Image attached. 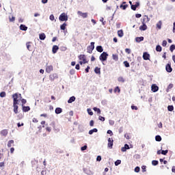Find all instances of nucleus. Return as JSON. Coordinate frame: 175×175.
I'll list each match as a JSON object with an SVG mask.
<instances>
[{
  "mask_svg": "<svg viewBox=\"0 0 175 175\" xmlns=\"http://www.w3.org/2000/svg\"><path fill=\"white\" fill-rule=\"evenodd\" d=\"M118 36H119V38H122V36H124V31H122V29L118 30Z\"/></svg>",
  "mask_w": 175,
  "mask_h": 175,
  "instance_id": "nucleus-23",
  "label": "nucleus"
},
{
  "mask_svg": "<svg viewBox=\"0 0 175 175\" xmlns=\"http://www.w3.org/2000/svg\"><path fill=\"white\" fill-rule=\"evenodd\" d=\"M94 72H95V73H96V75H100V68L96 67L94 68Z\"/></svg>",
  "mask_w": 175,
  "mask_h": 175,
  "instance_id": "nucleus-27",
  "label": "nucleus"
},
{
  "mask_svg": "<svg viewBox=\"0 0 175 175\" xmlns=\"http://www.w3.org/2000/svg\"><path fill=\"white\" fill-rule=\"evenodd\" d=\"M46 130L47 131V132H51V127H46Z\"/></svg>",
  "mask_w": 175,
  "mask_h": 175,
  "instance_id": "nucleus-63",
  "label": "nucleus"
},
{
  "mask_svg": "<svg viewBox=\"0 0 175 175\" xmlns=\"http://www.w3.org/2000/svg\"><path fill=\"white\" fill-rule=\"evenodd\" d=\"M87 111L89 116H94V112H92V110H91V109L88 108L87 109Z\"/></svg>",
  "mask_w": 175,
  "mask_h": 175,
  "instance_id": "nucleus-38",
  "label": "nucleus"
},
{
  "mask_svg": "<svg viewBox=\"0 0 175 175\" xmlns=\"http://www.w3.org/2000/svg\"><path fill=\"white\" fill-rule=\"evenodd\" d=\"M124 65L126 68H129L130 66L129 63L127 61L124 62Z\"/></svg>",
  "mask_w": 175,
  "mask_h": 175,
  "instance_id": "nucleus-42",
  "label": "nucleus"
},
{
  "mask_svg": "<svg viewBox=\"0 0 175 175\" xmlns=\"http://www.w3.org/2000/svg\"><path fill=\"white\" fill-rule=\"evenodd\" d=\"M170 50L172 53H173V51H174L175 50V45L174 44L171 45L170 47Z\"/></svg>",
  "mask_w": 175,
  "mask_h": 175,
  "instance_id": "nucleus-39",
  "label": "nucleus"
},
{
  "mask_svg": "<svg viewBox=\"0 0 175 175\" xmlns=\"http://www.w3.org/2000/svg\"><path fill=\"white\" fill-rule=\"evenodd\" d=\"M32 122L34 123H38V122H39V120H38V119H36V118H33L32 120Z\"/></svg>",
  "mask_w": 175,
  "mask_h": 175,
  "instance_id": "nucleus-53",
  "label": "nucleus"
},
{
  "mask_svg": "<svg viewBox=\"0 0 175 175\" xmlns=\"http://www.w3.org/2000/svg\"><path fill=\"white\" fill-rule=\"evenodd\" d=\"M156 51L161 53L162 51V46H161V45H157L156 46Z\"/></svg>",
  "mask_w": 175,
  "mask_h": 175,
  "instance_id": "nucleus-31",
  "label": "nucleus"
},
{
  "mask_svg": "<svg viewBox=\"0 0 175 175\" xmlns=\"http://www.w3.org/2000/svg\"><path fill=\"white\" fill-rule=\"evenodd\" d=\"M59 21H68V15L66 13L64 12L59 16Z\"/></svg>",
  "mask_w": 175,
  "mask_h": 175,
  "instance_id": "nucleus-5",
  "label": "nucleus"
},
{
  "mask_svg": "<svg viewBox=\"0 0 175 175\" xmlns=\"http://www.w3.org/2000/svg\"><path fill=\"white\" fill-rule=\"evenodd\" d=\"M75 100H76V97H75V96H72L68 99V103H72V102H75Z\"/></svg>",
  "mask_w": 175,
  "mask_h": 175,
  "instance_id": "nucleus-21",
  "label": "nucleus"
},
{
  "mask_svg": "<svg viewBox=\"0 0 175 175\" xmlns=\"http://www.w3.org/2000/svg\"><path fill=\"white\" fill-rule=\"evenodd\" d=\"M118 81H119L120 83H125V79L122 77H119L118 78Z\"/></svg>",
  "mask_w": 175,
  "mask_h": 175,
  "instance_id": "nucleus-30",
  "label": "nucleus"
},
{
  "mask_svg": "<svg viewBox=\"0 0 175 175\" xmlns=\"http://www.w3.org/2000/svg\"><path fill=\"white\" fill-rule=\"evenodd\" d=\"M155 140L156 142H161L162 137H161V135H156Z\"/></svg>",
  "mask_w": 175,
  "mask_h": 175,
  "instance_id": "nucleus-34",
  "label": "nucleus"
},
{
  "mask_svg": "<svg viewBox=\"0 0 175 175\" xmlns=\"http://www.w3.org/2000/svg\"><path fill=\"white\" fill-rule=\"evenodd\" d=\"M167 110L168 111H173V110H174V107H173V105H168Z\"/></svg>",
  "mask_w": 175,
  "mask_h": 175,
  "instance_id": "nucleus-36",
  "label": "nucleus"
},
{
  "mask_svg": "<svg viewBox=\"0 0 175 175\" xmlns=\"http://www.w3.org/2000/svg\"><path fill=\"white\" fill-rule=\"evenodd\" d=\"M143 40H144V37H137L135 38V41L137 42V43H140V42H143Z\"/></svg>",
  "mask_w": 175,
  "mask_h": 175,
  "instance_id": "nucleus-20",
  "label": "nucleus"
},
{
  "mask_svg": "<svg viewBox=\"0 0 175 175\" xmlns=\"http://www.w3.org/2000/svg\"><path fill=\"white\" fill-rule=\"evenodd\" d=\"M113 143H114V140L113 139V138H109L107 144L108 148H113Z\"/></svg>",
  "mask_w": 175,
  "mask_h": 175,
  "instance_id": "nucleus-10",
  "label": "nucleus"
},
{
  "mask_svg": "<svg viewBox=\"0 0 175 175\" xmlns=\"http://www.w3.org/2000/svg\"><path fill=\"white\" fill-rule=\"evenodd\" d=\"M125 53H126L127 54H131V49L126 48V49H125Z\"/></svg>",
  "mask_w": 175,
  "mask_h": 175,
  "instance_id": "nucleus-52",
  "label": "nucleus"
},
{
  "mask_svg": "<svg viewBox=\"0 0 175 175\" xmlns=\"http://www.w3.org/2000/svg\"><path fill=\"white\" fill-rule=\"evenodd\" d=\"M96 50L98 53H103V47H102V46H96Z\"/></svg>",
  "mask_w": 175,
  "mask_h": 175,
  "instance_id": "nucleus-22",
  "label": "nucleus"
},
{
  "mask_svg": "<svg viewBox=\"0 0 175 175\" xmlns=\"http://www.w3.org/2000/svg\"><path fill=\"white\" fill-rule=\"evenodd\" d=\"M59 49V47H58V46L57 45H54L52 48V52L53 54H55L57 53V51H58V50Z\"/></svg>",
  "mask_w": 175,
  "mask_h": 175,
  "instance_id": "nucleus-15",
  "label": "nucleus"
},
{
  "mask_svg": "<svg viewBox=\"0 0 175 175\" xmlns=\"http://www.w3.org/2000/svg\"><path fill=\"white\" fill-rule=\"evenodd\" d=\"M18 96L20 98H21V94H18L17 93H15L12 94L13 98V107H14V112L15 114L18 113Z\"/></svg>",
  "mask_w": 175,
  "mask_h": 175,
  "instance_id": "nucleus-1",
  "label": "nucleus"
},
{
  "mask_svg": "<svg viewBox=\"0 0 175 175\" xmlns=\"http://www.w3.org/2000/svg\"><path fill=\"white\" fill-rule=\"evenodd\" d=\"M94 49H95V42H91L90 45L87 47V53H89V54H92Z\"/></svg>",
  "mask_w": 175,
  "mask_h": 175,
  "instance_id": "nucleus-4",
  "label": "nucleus"
},
{
  "mask_svg": "<svg viewBox=\"0 0 175 175\" xmlns=\"http://www.w3.org/2000/svg\"><path fill=\"white\" fill-rule=\"evenodd\" d=\"M136 8H137L136 5H131V9H132V10H136Z\"/></svg>",
  "mask_w": 175,
  "mask_h": 175,
  "instance_id": "nucleus-61",
  "label": "nucleus"
},
{
  "mask_svg": "<svg viewBox=\"0 0 175 175\" xmlns=\"http://www.w3.org/2000/svg\"><path fill=\"white\" fill-rule=\"evenodd\" d=\"M146 167H146V165H143V166L142 167L143 173H144V172H146Z\"/></svg>",
  "mask_w": 175,
  "mask_h": 175,
  "instance_id": "nucleus-58",
  "label": "nucleus"
},
{
  "mask_svg": "<svg viewBox=\"0 0 175 175\" xmlns=\"http://www.w3.org/2000/svg\"><path fill=\"white\" fill-rule=\"evenodd\" d=\"M127 150H129V145H128V144H125L124 147H122L121 148V151L122 152H125V151H126Z\"/></svg>",
  "mask_w": 175,
  "mask_h": 175,
  "instance_id": "nucleus-17",
  "label": "nucleus"
},
{
  "mask_svg": "<svg viewBox=\"0 0 175 175\" xmlns=\"http://www.w3.org/2000/svg\"><path fill=\"white\" fill-rule=\"evenodd\" d=\"M150 21V18L148 16H145V17L142 20V25L139 27L140 31H146L147 29V25H146V23H148Z\"/></svg>",
  "mask_w": 175,
  "mask_h": 175,
  "instance_id": "nucleus-2",
  "label": "nucleus"
},
{
  "mask_svg": "<svg viewBox=\"0 0 175 175\" xmlns=\"http://www.w3.org/2000/svg\"><path fill=\"white\" fill-rule=\"evenodd\" d=\"M77 14L81 16V17H82L83 18H87L88 17V13L87 12L83 13L81 12V11H78Z\"/></svg>",
  "mask_w": 175,
  "mask_h": 175,
  "instance_id": "nucleus-8",
  "label": "nucleus"
},
{
  "mask_svg": "<svg viewBox=\"0 0 175 175\" xmlns=\"http://www.w3.org/2000/svg\"><path fill=\"white\" fill-rule=\"evenodd\" d=\"M143 58L145 61L150 59V54H148L147 52L144 53Z\"/></svg>",
  "mask_w": 175,
  "mask_h": 175,
  "instance_id": "nucleus-14",
  "label": "nucleus"
},
{
  "mask_svg": "<svg viewBox=\"0 0 175 175\" xmlns=\"http://www.w3.org/2000/svg\"><path fill=\"white\" fill-rule=\"evenodd\" d=\"M168 152H169L168 150H162L161 151L162 155H166Z\"/></svg>",
  "mask_w": 175,
  "mask_h": 175,
  "instance_id": "nucleus-43",
  "label": "nucleus"
},
{
  "mask_svg": "<svg viewBox=\"0 0 175 175\" xmlns=\"http://www.w3.org/2000/svg\"><path fill=\"white\" fill-rule=\"evenodd\" d=\"M114 92H121V90H120V88L118 86H117L115 89H114Z\"/></svg>",
  "mask_w": 175,
  "mask_h": 175,
  "instance_id": "nucleus-44",
  "label": "nucleus"
},
{
  "mask_svg": "<svg viewBox=\"0 0 175 175\" xmlns=\"http://www.w3.org/2000/svg\"><path fill=\"white\" fill-rule=\"evenodd\" d=\"M94 132L95 133L98 132V129H93L90 130L89 131V135H92V133H94Z\"/></svg>",
  "mask_w": 175,
  "mask_h": 175,
  "instance_id": "nucleus-35",
  "label": "nucleus"
},
{
  "mask_svg": "<svg viewBox=\"0 0 175 175\" xmlns=\"http://www.w3.org/2000/svg\"><path fill=\"white\" fill-rule=\"evenodd\" d=\"M53 70H54V67H53V66H51V65L46 66V73H51V72H53Z\"/></svg>",
  "mask_w": 175,
  "mask_h": 175,
  "instance_id": "nucleus-11",
  "label": "nucleus"
},
{
  "mask_svg": "<svg viewBox=\"0 0 175 175\" xmlns=\"http://www.w3.org/2000/svg\"><path fill=\"white\" fill-rule=\"evenodd\" d=\"M0 133L1 136H4V137H6V136H8V129H3L0 132Z\"/></svg>",
  "mask_w": 175,
  "mask_h": 175,
  "instance_id": "nucleus-12",
  "label": "nucleus"
},
{
  "mask_svg": "<svg viewBox=\"0 0 175 175\" xmlns=\"http://www.w3.org/2000/svg\"><path fill=\"white\" fill-rule=\"evenodd\" d=\"M22 110L23 111H24L25 113H27V111H29V110H31V108L27 106V107H25V106H22Z\"/></svg>",
  "mask_w": 175,
  "mask_h": 175,
  "instance_id": "nucleus-18",
  "label": "nucleus"
},
{
  "mask_svg": "<svg viewBox=\"0 0 175 175\" xmlns=\"http://www.w3.org/2000/svg\"><path fill=\"white\" fill-rule=\"evenodd\" d=\"M39 38L40 40H44L46 39V34H44V33H42L40 34Z\"/></svg>",
  "mask_w": 175,
  "mask_h": 175,
  "instance_id": "nucleus-26",
  "label": "nucleus"
},
{
  "mask_svg": "<svg viewBox=\"0 0 175 175\" xmlns=\"http://www.w3.org/2000/svg\"><path fill=\"white\" fill-rule=\"evenodd\" d=\"M90 126H94V120H91L90 122Z\"/></svg>",
  "mask_w": 175,
  "mask_h": 175,
  "instance_id": "nucleus-64",
  "label": "nucleus"
},
{
  "mask_svg": "<svg viewBox=\"0 0 175 175\" xmlns=\"http://www.w3.org/2000/svg\"><path fill=\"white\" fill-rule=\"evenodd\" d=\"M135 17H136L137 18H140V17H142V14H135Z\"/></svg>",
  "mask_w": 175,
  "mask_h": 175,
  "instance_id": "nucleus-62",
  "label": "nucleus"
},
{
  "mask_svg": "<svg viewBox=\"0 0 175 175\" xmlns=\"http://www.w3.org/2000/svg\"><path fill=\"white\" fill-rule=\"evenodd\" d=\"M107 57H109V54H107V53L106 52H103V53L100 54L99 57V59L102 62H105V61L107 59Z\"/></svg>",
  "mask_w": 175,
  "mask_h": 175,
  "instance_id": "nucleus-3",
  "label": "nucleus"
},
{
  "mask_svg": "<svg viewBox=\"0 0 175 175\" xmlns=\"http://www.w3.org/2000/svg\"><path fill=\"white\" fill-rule=\"evenodd\" d=\"M49 18H50V20H51V21H54V18H55L54 15H53V14H51V15L49 16Z\"/></svg>",
  "mask_w": 175,
  "mask_h": 175,
  "instance_id": "nucleus-54",
  "label": "nucleus"
},
{
  "mask_svg": "<svg viewBox=\"0 0 175 175\" xmlns=\"http://www.w3.org/2000/svg\"><path fill=\"white\" fill-rule=\"evenodd\" d=\"M112 58H113V61H118V55L113 54Z\"/></svg>",
  "mask_w": 175,
  "mask_h": 175,
  "instance_id": "nucleus-32",
  "label": "nucleus"
},
{
  "mask_svg": "<svg viewBox=\"0 0 175 175\" xmlns=\"http://www.w3.org/2000/svg\"><path fill=\"white\" fill-rule=\"evenodd\" d=\"M55 79H58V75L56 73L51 74L49 75V80L51 81H54Z\"/></svg>",
  "mask_w": 175,
  "mask_h": 175,
  "instance_id": "nucleus-9",
  "label": "nucleus"
},
{
  "mask_svg": "<svg viewBox=\"0 0 175 175\" xmlns=\"http://www.w3.org/2000/svg\"><path fill=\"white\" fill-rule=\"evenodd\" d=\"M121 164V160H117L116 162H115V165L116 166H118V165H120Z\"/></svg>",
  "mask_w": 175,
  "mask_h": 175,
  "instance_id": "nucleus-47",
  "label": "nucleus"
},
{
  "mask_svg": "<svg viewBox=\"0 0 175 175\" xmlns=\"http://www.w3.org/2000/svg\"><path fill=\"white\" fill-rule=\"evenodd\" d=\"M96 161H98V162H100V161H102V157L98 156L96 158Z\"/></svg>",
  "mask_w": 175,
  "mask_h": 175,
  "instance_id": "nucleus-56",
  "label": "nucleus"
},
{
  "mask_svg": "<svg viewBox=\"0 0 175 175\" xmlns=\"http://www.w3.org/2000/svg\"><path fill=\"white\" fill-rule=\"evenodd\" d=\"M20 29L21 31H27L28 29V27L25 26V25H21Z\"/></svg>",
  "mask_w": 175,
  "mask_h": 175,
  "instance_id": "nucleus-25",
  "label": "nucleus"
},
{
  "mask_svg": "<svg viewBox=\"0 0 175 175\" xmlns=\"http://www.w3.org/2000/svg\"><path fill=\"white\" fill-rule=\"evenodd\" d=\"M167 45V41L163 40L162 43L163 47H166Z\"/></svg>",
  "mask_w": 175,
  "mask_h": 175,
  "instance_id": "nucleus-45",
  "label": "nucleus"
},
{
  "mask_svg": "<svg viewBox=\"0 0 175 175\" xmlns=\"http://www.w3.org/2000/svg\"><path fill=\"white\" fill-rule=\"evenodd\" d=\"M21 103H22V107L24 106V105H25V103H27V100L25 98H23L21 100Z\"/></svg>",
  "mask_w": 175,
  "mask_h": 175,
  "instance_id": "nucleus-46",
  "label": "nucleus"
},
{
  "mask_svg": "<svg viewBox=\"0 0 175 175\" xmlns=\"http://www.w3.org/2000/svg\"><path fill=\"white\" fill-rule=\"evenodd\" d=\"M68 25L66 24V23H63L62 25H60V29H62V31H65L66 29V26Z\"/></svg>",
  "mask_w": 175,
  "mask_h": 175,
  "instance_id": "nucleus-24",
  "label": "nucleus"
},
{
  "mask_svg": "<svg viewBox=\"0 0 175 175\" xmlns=\"http://www.w3.org/2000/svg\"><path fill=\"white\" fill-rule=\"evenodd\" d=\"M165 70L168 72V73H172L173 68H172V64L170 63H168L166 66H165Z\"/></svg>",
  "mask_w": 175,
  "mask_h": 175,
  "instance_id": "nucleus-7",
  "label": "nucleus"
},
{
  "mask_svg": "<svg viewBox=\"0 0 175 175\" xmlns=\"http://www.w3.org/2000/svg\"><path fill=\"white\" fill-rule=\"evenodd\" d=\"M120 9H122V10H126V8H128V4H126V2L124 1L122 5L120 6Z\"/></svg>",
  "mask_w": 175,
  "mask_h": 175,
  "instance_id": "nucleus-13",
  "label": "nucleus"
},
{
  "mask_svg": "<svg viewBox=\"0 0 175 175\" xmlns=\"http://www.w3.org/2000/svg\"><path fill=\"white\" fill-rule=\"evenodd\" d=\"M131 109H132V110H137V107L135 106V105H132Z\"/></svg>",
  "mask_w": 175,
  "mask_h": 175,
  "instance_id": "nucleus-60",
  "label": "nucleus"
},
{
  "mask_svg": "<svg viewBox=\"0 0 175 175\" xmlns=\"http://www.w3.org/2000/svg\"><path fill=\"white\" fill-rule=\"evenodd\" d=\"M159 90V88L157 85H152V92H157Z\"/></svg>",
  "mask_w": 175,
  "mask_h": 175,
  "instance_id": "nucleus-16",
  "label": "nucleus"
},
{
  "mask_svg": "<svg viewBox=\"0 0 175 175\" xmlns=\"http://www.w3.org/2000/svg\"><path fill=\"white\" fill-rule=\"evenodd\" d=\"M55 114H61L62 113V109L61 107H57L55 110Z\"/></svg>",
  "mask_w": 175,
  "mask_h": 175,
  "instance_id": "nucleus-19",
  "label": "nucleus"
},
{
  "mask_svg": "<svg viewBox=\"0 0 175 175\" xmlns=\"http://www.w3.org/2000/svg\"><path fill=\"white\" fill-rule=\"evenodd\" d=\"M5 96H6V92H1L0 93V97H1V98H5Z\"/></svg>",
  "mask_w": 175,
  "mask_h": 175,
  "instance_id": "nucleus-40",
  "label": "nucleus"
},
{
  "mask_svg": "<svg viewBox=\"0 0 175 175\" xmlns=\"http://www.w3.org/2000/svg\"><path fill=\"white\" fill-rule=\"evenodd\" d=\"M107 133H108V135H111V136H113V131H111V130H108Z\"/></svg>",
  "mask_w": 175,
  "mask_h": 175,
  "instance_id": "nucleus-55",
  "label": "nucleus"
},
{
  "mask_svg": "<svg viewBox=\"0 0 175 175\" xmlns=\"http://www.w3.org/2000/svg\"><path fill=\"white\" fill-rule=\"evenodd\" d=\"M174 87L173 83H170L167 86V90H172V88Z\"/></svg>",
  "mask_w": 175,
  "mask_h": 175,
  "instance_id": "nucleus-48",
  "label": "nucleus"
},
{
  "mask_svg": "<svg viewBox=\"0 0 175 175\" xmlns=\"http://www.w3.org/2000/svg\"><path fill=\"white\" fill-rule=\"evenodd\" d=\"M78 58L80 61H82L83 64H88V60H87L85 55H80L78 56Z\"/></svg>",
  "mask_w": 175,
  "mask_h": 175,
  "instance_id": "nucleus-6",
  "label": "nucleus"
},
{
  "mask_svg": "<svg viewBox=\"0 0 175 175\" xmlns=\"http://www.w3.org/2000/svg\"><path fill=\"white\" fill-rule=\"evenodd\" d=\"M93 110H94V111H96V112H97V114H100V113H101L100 109H99V108H98V107H94L93 108Z\"/></svg>",
  "mask_w": 175,
  "mask_h": 175,
  "instance_id": "nucleus-28",
  "label": "nucleus"
},
{
  "mask_svg": "<svg viewBox=\"0 0 175 175\" xmlns=\"http://www.w3.org/2000/svg\"><path fill=\"white\" fill-rule=\"evenodd\" d=\"M98 120H100V121H105V117H103V116H99L98 117Z\"/></svg>",
  "mask_w": 175,
  "mask_h": 175,
  "instance_id": "nucleus-57",
  "label": "nucleus"
},
{
  "mask_svg": "<svg viewBox=\"0 0 175 175\" xmlns=\"http://www.w3.org/2000/svg\"><path fill=\"white\" fill-rule=\"evenodd\" d=\"M12 144H14V141L13 139H11L8 143V147L10 148L12 147Z\"/></svg>",
  "mask_w": 175,
  "mask_h": 175,
  "instance_id": "nucleus-29",
  "label": "nucleus"
},
{
  "mask_svg": "<svg viewBox=\"0 0 175 175\" xmlns=\"http://www.w3.org/2000/svg\"><path fill=\"white\" fill-rule=\"evenodd\" d=\"M10 23H14L16 21V17L14 16H9Z\"/></svg>",
  "mask_w": 175,
  "mask_h": 175,
  "instance_id": "nucleus-33",
  "label": "nucleus"
},
{
  "mask_svg": "<svg viewBox=\"0 0 175 175\" xmlns=\"http://www.w3.org/2000/svg\"><path fill=\"white\" fill-rule=\"evenodd\" d=\"M162 27V22L160 21H159L157 23V27L159 29H161Z\"/></svg>",
  "mask_w": 175,
  "mask_h": 175,
  "instance_id": "nucleus-37",
  "label": "nucleus"
},
{
  "mask_svg": "<svg viewBox=\"0 0 175 175\" xmlns=\"http://www.w3.org/2000/svg\"><path fill=\"white\" fill-rule=\"evenodd\" d=\"M135 172L136 173H139V172H140V167H136L135 168Z\"/></svg>",
  "mask_w": 175,
  "mask_h": 175,
  "instance_id": "nucleus-51",
  "label": "nucleus"
},
{
  "mask_svg": "<svg viewBox=\"0 0 175 175\" xmlns=\"http://www.w3.org/2000/svg\"><path fill=\"white\" fill-rule=\"evenodd\" d=\"M26 46L27 50H29V47H31V42H27Z\"/></svg>",
  "mask_w": 175,
  "mask_h": 175,
  "instance_id": "nucleus-49",
  "label": "nucleus"
},
{
  "mask_svg": "<svg viewBox=\"0 0 175 175\" xmlns=\"http://www.w3.org/2000/svg\"><path fill=\"white\" fill-rule=\"evenodd\" d=\"M87 145H85L84 146H82L81 148V151H85V150H87Z\"/></svg>",
  "mask_w": 175,
  "mask_h": 175,
  "instance_id": "nucleus-50",
  "label": "nucleus"
},
{
  "mask_svg": "<svg viewBox=\"0 0 175 175\" xmlns=\"http://www.w3.org/2000/svg\"><path fill=\"white\" fill-rule=\"evenodd\" d=\"M158 163H159L158 161L153 160L152 161V165H153V166H157V165H158Z\"/></svg>",
  "mask_w": 175,
  "mask_h": 175,
  "instance_id": "nucleus-41",
  "label": "nucleus"
},
{
  "mask_svg": "<svg viewBox=\"0 0 175 175\" xmlns=\"http://www.w3.org/2000/svg\"><path fill=\"white\" fill-rule=\"evenodd\" d=\"M40 117H44V118H47V113H42Z\"/></svg>",
  "mask_w": 175,
  "mask_h": 175,
  "instance_id": "nucleus-59",
  "label": "nucleus"
}]
</instances>
